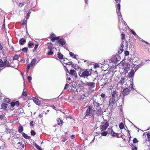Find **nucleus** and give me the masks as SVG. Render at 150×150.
I'll list each match as a JSON object with an SVG mask.
<instances>
[{
    "label": "nucleus",
    "instance_id": "obj_32",
    "mask_svg": "<svg viewBox=\"0 0 150 150\" xmlns=\"http://www.w3.org/2000/svg\"><path fill=\"white\" fill-rule=\"evenodd\" d=\"M24 88L23 89V92L22 93V95L23 96H27V94L26 92L25 91H24Z\"/></svg>",
    "mask_w": 150,
    "mask_h": 150
},
{
    "label": "nucleus",
    "instance_id": "obj_9",
    "mask_svg": "<svg viewBox=\"0 0 150 150\" xmlns=\"http://www.w3.org/2000/svg\"><path fill=\"white\" fill-rule=\"evenodd\" d=\"M119 28L120 30H123V29L126 26L125 22V21L122 22H119Z\"/></svg>",
    "mask_w": 150,
    "mask_h": 150
},
{
    "label": "nucleus",
    "instance_id": "obj_8",
    "mask_svg": "<svg viewBox=\"0 0 150 150\" xmlns=\"http://www.w3.org/2000/svg\"><path fill=\"white\" fill-rule=\"evenodd\" d=\"M108 126L109 123L107 122H106L103 125H100V128L101 129V131H102L105 130Z\"/></svg>",
    "mask_w": 150,
    "mask_h": 150
},
{
    "label": "nucleus",
    "instance_id": "obj_18",
    "mask_svg": "<svg viewBox=\"0 0 150 150\" xmlns=\"http://www.w3.org/2000/svg\"><path fill=\"white\" fill-rule=\"evenodd\" d=\"M136 71H135V70H131L130 72L129 73V76L130 77L132 76L134 74V72H135Z\"/></svg>",
    "mask_w": 150,
    "mask_h": 150
},
{
    "label": "nucleus",
    "instance_id": "obj_19",
    "mask_svg": "<svg viewBox=\"0 0 150 150\" xmlns=\"http://www.w3.org/2000/svg\"><path fill=\"white\" fill-rule=\"evenodd\" d=\"M26 42V40L23 38L21 39L19 41V43L21 45H23Z\"/></svg>",
    "mask_w": 150,
    "mask_h": 150
},
{
    "label": "nucleus",
    "instance_id": "obj_56",
    "mask_svg": "<svg viewBox=\"0 0 150 150\" xmlns=\"http://www.w3.org/2000/svg\"><path fill=\"white\" fill-rule=\"evenodd\" d=\"M122 46L123 45H121V46L120 48V50H123V47Z\"/></svg>",
    "mask_w": 150,
    "mask_h": 150
},
{
    "label": "nucleus",
    "instance_id": "obj_1",
    "mask_svg": "<svg viewBox=\"0 0 150 150\" xmlns=\"http://www.w3.org/2000/svg\"><path fill=\"white\" fill-rule=\"evenodd\" d=\"M109 90H111L112 96L111 98L118 99V93L117 91L118 90L117 86H111L109 88Z\"/></svg>",
    "mask_w": 150,
    "mask_h": 150
},
{
    "label": "nucleus",
    "instance_id": "obj_53",
    "mask_svg": "<svg viewBox=\"0 0 150 150\" xmlns=\"http://www.w3.org/2000/svg\"><path fill=\"white\" fill-rule=\"evenodd\" d=\"M4 117V116L2 115H0V120H2Z\"/></svg>",
    "mask_w": 150,
    "mask_h": 150
},
{
    "label": "nucleus",
    "instance_id": "obj_29",
    "mask_svg": "<svg viewBox=\"0 0 150 150\" xmlns=\"http://www.w3.org/2000/svg\"><path fill=\"white\" fill-rule=\"evenodd\" d=\"M95 106L98 107V108H99V107L100 106V104L98 103L95 102L94 104Z\"/></svg>",
    "mask_w": 150,
    "mask_h": 150
},
{
    "label": "nucleus",
    "instance_id": "obj_26",
    "mask_svg": "<svg viewBox=\"0 0 150 150\" xmlns=\"http://www.w3.org/2000/svg\"><path fill=\"white\" fill-rule=\"evenodd\" d=\"M119 126L120 129H123L124 128L123 124L122 123H121L120 124Z\"/></svg>",
    "mask_w": 150,
    "mask_h": 150
},
{
    "label": "nucleus",
    "instance_id": "obj_24",
    "mask_svg": "<svg viewBox=\"0 0 150 150\" xmlns=\"http://www.w3.org/2000/svg\"><path fill=\"white\" fill-rule=\"evenodd\" d=\"M58 57L60 59H62L63 58V55L60 53H58L57 54Z\"/></svg>",
    "mask_w": 150,
    "mask_h": 150
},
{
    "label": "nucleus",
    "instance_id": "obj_20",
    "mask_svg": "<svg viewBox=\"0 0 150 150\" xmlns=\"http://www.w3.org/2000/svg\"><path fill=\"white\" fill-rule=\"evenodd\" d=\"M23 127H22L21 125L20 126L18 127V132L20 133H21L22 132H23Z\"/></svg>",
    "mask_w": 150,
    "mask_h": 150
},
{
    "label": "nucleus",
    "instance_id": "obj_16",
    "mask_svg": "<svg viewBox=\"0 0 150 150\" xmlns=\"http://www.w3.org/2000/svg\"><path fill=\"white\" fill-rule=\"evenodd\" d=\"M59 44L63 46L65 45V42L64 40L63 39H61L59 40Z\"/></svg>",
    "mask_w": 150,
    "mask_h": 150
},
{
    "label": "nucleus",
    "instance_id": "obj_64",
    "mask_svg": "<svg viewBox=\"0 0 150 150\" xmlns=\"http://www.w3.org/2000/svg\"><path fill=\"white\" fill-rule=\"evenodd\" d=\"M39 116L41 118V117H42V115H41V114H40V115H39Z\"/></svg>",
    "mask_w": 150,
    "mask_h": 150
},
{
    "label": "nucleus",
    "instance_id": "obj_60",
    "mask_svg": "<svg viewBox=\"0 0 150 150\" xmlns=\"http://www.w3.org/2000/svg\"><path fill=\"white\" fill-rule=\"evenodd\" d=\"M21 145L22 146L23 148H24V145L23 144H21Z\"/></svg>",
    "mask_w": 150,
    "mask_h": 150
},
{
    "label": "nucleus",
    "instance_id": "obj_55",
    "mask_svg": "<svg viewBox=\"0 0 150 150\" xmlns=\"http://www.w3.org/2000/svg\"><path fill=\"white\" fill-rule=\"evenodd\" d=\"M69 54H70V56L71 57H73L74 56V54L73 53L71 52H70Z\"/></svg>",
    "mask_w": 150,
    "mask_h": 150
},
{
    "label": "nucleus",
    "instance_id": "obj_33",
    "mask_svg": "<svg viewBox=\"0 0 150 150\" xmlns=\"http://www.w3.org/2000/svg\"><path fill=\"white\" fill-rule=\"evenodd\" d=\"M35 147L37 148V149L38 150H41V149H40V147L37 144H35Z\"/></svg>",
    "mask_w": 150,
    "mask_h": 150
},
{
    "label": "nucleus",
    "instance_id": "obj_10",
    "mask_svg": "<svg viewBox=\"0 0 150 150\" xmlns=\"http://www.w3.org/2000/svg\"><path fill=\"white\" fill-rule=\"evenodd\" d=\"M53 49V47L51 46H49L47 48V54L49 55H51L53 54V52L52 51Z\"/></svg>",
    "mask_w": 150,
    "mask_h": 150
},
{
    "label": "nucleus",
    "instance_id": "obj_54",
    "mask_svg": "<svg viewBox=\"0 0 150 150\" xmlns=\"http://www.w3.org/2000/svg\"><path fill=\"white\" fill-rule=\"evenodd\" d=\"M33 121H32L30 122V125L31 126H33Z\"/></svg>",
    "mask_w": 150,
    "mask_h": 150
},
{
    "label": "nucleus",
    "instance_id": "obj_41",
    "mask_svg": "<svg viewBox=\"0 0 150 150\" xmlns=\"http://www.w3.org/2000/svg\"><path fill=\"white\" fill-rule=\"evenodd\" d=\"M5 20H4V21L3 23V24L2 25V28L4 29H5Z\"/></svg>",
    "mask_w": 150,
    "mask_h": 150
},
{
    "label": "nucleus",
    "instance_id": "obj_3",
    "mask_svg": "<svg viewBox=\"0 0 150 150\" xmlns=\"http://www.w3.org/2000/svg\"><path fill=\"white\" fill-rule=\"evenodd\" d=\"M79 74L80 77L85 78L90 75L91 74L89 71L85 70L84 71L79 72Z\"/></svg>",
    "mask_w": 150,
    "mask_h": 150
},
{
    "label": "nucleus",
    "instance_id": "obj_6",
    "mask_svg": "<svg viewBox=\"0 0 150 150\" xmlns=\"http://www.w3.org/2000/svg\"><path fill=\"white\" fill-rule=\"evenodd\" d=\"M95 112H96V115L97 116H101L103 114L102 109L101 110L100 108H97L96 110H95Z\"/></svg>",
    "mask_w": 150,
    "mask_h": 150
},
{
    "label": "nucleus",
    "instance_id": "obj_13",
    "mask_svg": "<svg viewBox=\"0 0 150 150\" xmlns=\"http://www.w3.org/2000/svg\"><path fill=\"white\" fill-rule=\"evenodd\" d=\"M51 37L52 38L51 40L52 42H54L55 40H58L59 39V37H55V35L54 34H52L51 35Z\"/></svg>",
    "mask_w": 150,
    "mask_h": 150
},
{
    "label": "nucleus",
    "instance_id": "obj_2",
    "mask_svg": "<svg viewBox=\"0 0 150 150\" xmlns=\"http://www.w3.org/2000/svg\"><path fill=\"white\" fill-rule=\"evenodd\" d=\"M95 110L92 109L91 107L89 106L86 110V115L84 118L87 119V116L91 117L93 116V114L95 112Z\"/></svg>",
    "mask_w": 150,
    "mask_h": 150
},
{
    "label": "nucleus",
    "instance_id": "obj_38",
    "mask_svg": "<svg viewBox=\"0 0 150 150\" xmlns=\"http://www.w3.org/2000/svg\"><path fill=\"white\" fill-rule=\"evenodd\" d=\"M60 122H58L57 124H58L59 125H62L63 124V121L62 120H61L60 119Z\"/></svg>",
    "mask_w": 150,
    "mask_h": 150
},
{
    "label": "nucleus",
    "instance_id": "obj_48",
    "mask_svg": "<svg viewBox=\"0 0 150 150\" xmlns=\"http://www.w3.org/2000/svg\"><path fill=\"white\" fill-rule=\"evenodd\" d=\"M100 96L102 98H103L105 96V94L104 93H102L101 94Z\"/></svg>",
    "mask_w": 150,
    "mask_h": 150
},
{
    "label": "nucleus",
    "instance_id": "obj_49",
    "mask_svg": "<svg viewBox=\"0 0 150 150\" xmlns=\"http://www.w3.org/2000/svg\"><path fill=\"white\" fill-rule=\"evenodd\" d=\"M137 147L135 146H133L132 147L133 150H137Z\"/></svg>",
    "mask_w": 150,
    "mask_h": 150
},
{
    "label": "nucleus",
    "instance_id": "obj_36",
    "mask_svg": "<svg viewBox=\"0 0 150 150\" xmlns=\"http://www.w3.org/2000/svg\"><path fill=\"white\" fill-rule=\"evenodd\" d=\"M124 45L126 47L128 46V43L127 42H125L124 43H123V44H122V45L124 46Z\"/></svg>",
    "mask_w": 150,
    "mask_h": 150
},
{
    "label": "nucleus",
    "instance_id": "obj_25",
    "mask_svg": "<svg viewBox=\"0 0 150 150\" xmlns=\"http://www.w3.org/2000/svg\"><path fill=\"white\" fill-rule=\"evenodd\" d=\"M23 136L26 139H28L29 138V137L25 133H23L22 134Z\"/></svg>",
    "mask_w": 150,
    "mask_h": 150
},
{
    "label": "nucleus",
    "instance_id": "obj_7",
    "mask_svg": "<svg viewBox=\"0 0 150 150\" xmlns=\"http://www.w3.org/2000/svg\"><path fill=\"white\" fill-rule=\"evenodd\" d=\"M83 83L86 85L88 86L90 88H93L95 86V83L93 82H85Z\"/></svg>",
    "mask_w": 150,
    "mask_h": 150
},
{
    "label": "nucleus",
    "instance_id": "obj_45",
    "mask_svg": "<svg viewBox=\"0 0 150 150\" xmlns=\"http://www.w3.org/2000/svg\"><path fill=\"white\" fill-rule=\"evenodd\" d=\"M125 55L126 56H127L129 54V52L128 51H126L125 52Z\"/></svg>",
    "mask_w": 150,
    "mask_h": 150
},
{
    "label": "nucleus",
    "instance_id": "obj_44",
    "mask_svg": "<svg viewBox=\"0 0 150 150\" xmlns=\"http://www.w3.org/2000/svg\"><path fill=\"white\" fill-rule=\"evenodd\" d=\"M38 45L37 44H36L35 45V47L34 48V51H35L36 50V49L38 48Z\"/></svg>",
    "mask_w": 150,
    "mask_h": 150
},
{
    "label": "nucleus",
    "instance_id": "obj_42",
    "mask_svg": "<svg viewBox=\"0 0 150 150\" xmlns=\"http://www.w3.org/2000/svg\"><path fill=\"white\" fill-rule=\"evenodd\" d=\"M133 142L134 143H137L138 142V140L136 138H134L133 140Z\"/></svg>",
    "mask_w": 150,
    "mask_h": 150
},
{
    "label": "nucleus",
    "instance_id": "obj_14",
    "mask_svg": "<svg viewBox=\"0 0 150 150\" xmlns=\"http://www.w3.org/2000/svg\"><path fill=\"white\" fill-rule=\"evenodd\" d=\"M70 73L71 74L74 76L76 78L77 77V75L76 74V72L74 70H70Z\"/></svg>",
    "mask_w": 150,
    "mask_h": 150
},
{
    "label": "nucleus",
    "instance_id": "obj_50",
    "mask_svg": "<svg viewBox=\"0 0 150 150\" xmlns=\"http://www.w3.org/2000/svg\"><path fill=\"white\" fill-rule=\"evenodd\" d=\"M33 45H34V44H33L32 43H28V45L29 47H30L32 46Z\"/></svg>",
    "mask_w": 150,
    "mask_h": 150
},
{
    "label": "nucleus",
    "instance_id": "obj_28",
    "mask_svg": "<svg viewBox=\"0 0 150 150\" xmlns=\"http://www.w3.org/2000/svg\"><path fill=\"white\" fill-rule=\"evenodd\" d=\"M19 57V55H16L13 57V59L14 60H16L18 59Z\"/></svg>",
    "mask_w": 150,
    "mask_h": 150
},
{
    "label": "nucleus",
    "instance_id": "obj_52",
    "mask_svg": "<svg viewBox=\"0 0 150 150\" xmlns=\"http://www.w3.org/2000/svg\"><path fill=\"white\" fill-rule=\"evenodd\" d=\"M131 32L134 35L136 36L137 35L136 33L133 31L131 30Z\"/></svg>",
    "mask_w": 150,
    "mask_h": 150
},
{
    "label": "nucleus",
    "instance_id": "obj_43",
    "mask_svg": "<svg viewBox=\"0 0 150 150\" xmlns=\"http://www.w3.org/2000/svg\"><path fill=\"white\" fill-rule=\"evenodd\" d=\"M11 105L12 106L14 107L15 105V102H11Z\"/></svg>",
    "mask_w": 150,
    "mask_h": 150
},
{
    "label": "nucleus",
    "instance_id": "obj_47",
    "mask_svg": "<svg viewBox=\"0 0 150 150\" xmlns=\"http://www.w3.org/2000/svg\"><path fill=\"white\" fill-rule=\"evenodd\" d=\"M15 105L17 107H18L19 105V102L18 101H16L15 102Z\"/></svg>",
    "mask_w": 150,
    "mask_h": 150
},
{
    "label": "nucleus",
    "instance_id": "obj_63",
    "mask_svg": "<svg viewBox=\"0 0 150 150\" xmlns=\"http://www.w3.org/2000/svg\"><path fill=\"white\" fill-rule=\"evenodd\" d=\"M74 135H71V138L72 139H73V137H74Z\"/></svg>",
    "mask_w": 150,
    "mask_h": 150
},
{
    "label": "nucleus",
    "instance_id": "obj_12",
    "mask_svg": "<svg viewBox=\"0 0 150 150\" xmlns=\"http://www.w3.org/2000/svg\"><path fill=\"white\" fill-rule=\"evenodd\" d=\"M129 92V88H126L124 89L123 91L122 94L124 96L128 95Z\"/></svg>",
    "mask_w": 150,
    "mask_h": 150
},
{
    "label": "nucleus",
    "instance_id": "obj_15",
    "mask_svg": "<svg viewBox=\"0 0 150 150\" xmlns=\"http://www.w3.org/2000/svg\"><path fill=\"white\" fill-rule=\"evenodd\" d=\"M33 100L36 104L39 105L40 104V102L39 101L38 99H37L35 98H33Z\"/></svg>",
    "mask_w": 150,
    "mask_h": 150
},
{
    "label": "nucleus",
    "instance_id": "obj_51",
    "mask_svg": "<svg viewBox=\"0 0 150 150\" xmlns=\"http://www.w3.org/2000/svg\"><path fill=\"white\" fill-rule=\"evenodd\" d=\"M23 4L20 3L18 5V6L21 7H22V6H23Z\"/></svg>",
    "mask_w": 150,
    "mask_h": 150
},
{
    "label": "nucleus",
    "instance_id": "obj_59",
    "mask_svg": "<svg viewBox=\"0 0 150 150\" xmlns=\"http://www.w3.org/2000/svg\"><path fill=\"white\" fill-rule=\"evenodd\" d=\"M30 13H31V12H29V13H28V14H27V16H28V17H29L30 14Z\"/></svg>",
    "mask_w": 150,
    "mask_h": 150
},
{
    "label": "nucleus",
    "instance_id": "obj_61",
    "mask_svg": "<svg viewBox=\"0 0 150 150\" xmlns=\"http://www.w3.org/2000/svg\"><path fill=\"white\" fill-rule=\"evenodd\" d=\"M60 119L59 118L57 119V122H59V121H60Z\"/></svg>",
    "mask_w": 150,
    "mask_h": 150
},
{
    "label": "nucleus",
    "instance_id": "obj_37",
    "mask_svg": "<svg viewBox=\"0 0 150 150\" xmlns=\"http://www.w3.org/2000/svg\"><path fill=\"white\" fill-rule=\"evenodd\" d=\"M121 39L123 40L125 39V35L124 34L122 33L121 35Z\"/></svg>",
    "mask_w": 150,
    "mask_h": 150
},
{
    "label": "nucleus",
    "instance_id": "obj_27",
    "mask_svg": "<svg viewBox=\"0 0 150 150\" xmlns=\"http://www.w3.org/2000/svg\"><path fill=\"white\" fill-rule=\"evenodd\" d=\"M1 107L2 108L5 109L7 108V105L4 104H1Z\"/></svg>",
    "mask_w": 150,
    "mask_h": 150
},
{
    "label": "nucleus",
    "instance_id": "obj_46",
    "mask_svg": "<svg viewBox=\"0 0 150 150\" xmlns=\"http://www.w3.org/2000/svg\"><path fill=\"white\" fill-rule=\"evenodd\" d=\"M28 79L29 81V82H30L32 80V78L31 76H28Z\"/></svg>",
    "mask_w": 150,
    "mask_h": 150
},
{
    "label": "nucleus",
    "instance_id": "obj_4",
    "mask_svg": "<svg viewBox=\"0 0 150 150\" xmlns=\"http://www.w3.org/2000/svg\"><path fill=\"white\" fill-rule=\"evenodd\" d=\"M117 100V99L111 98L109 102L110 106L112 108L115 107L117 105L116 102Z\"/></svg>",
    "mask_w": 150,
    "mask_h": 150
},
{
    "label": "nucleus",
    "instance_id": "obj_40",
    "mask_svg": "<svg viewBox=\"0 0 150 150\" xmlns=\"http://www.w3.org/2000/svg\"><path fill=\"white\" fill-rule=\"evenodd\" d=\"M31 134L32 135L34 136L35 134V133L34 130H31Z\"/></svg>",
    "mask_w": 150,
    "mask_h": 150
},
{
    "label": "nucleus",
    "instance_id": "obj_21",
    "mask_svg": "<svg viewBox=\"0 0 150 150\" xmlns=\"http://www.w3.org/2000/svg\"><path fill=\"white\" fill-rule=\"evenodd\" d=\"M36 59H33L31 61L30 65L32 66H33L36 62Z\"/></svg>",
    "mask_w": 150,
    "mask_h": 150
},
{
    "label": "nucleus",
    "instance_id": "obj_17",
    "mask_svg": "<svg viewBox=\"0 0 150 150\" xmlns=\"http://www.w3.org/2000/svg\"><path fill=\"white\" fill-rule=\"evenodd\" d=\"M4 142L0 140V149H2L4 146Z\"/></svg>",
    "mask_w": 150,
    "mask_h": 150
},
{
    "label": "nucleus",
    "instance_id": "obj_23",
    "mask_svg": "<svg viewBox=\"0 0 150 150\" xmlns=\"http://www.w3.org/2000/svg\"><path fill=\"white\" fill-rule=\"evenodd\" d=\"M125 82V78H122L120 80L119 83H120L121 85L123 84Z\"/></svg>",
    "mask_w": 150,
    "mask_h": 150
},
{
    "label": "nucleus",
    "instance_id": "obj_34",
    "mask_svg": "<svg viewBox=\"0 0 150 150\" xmlns=\"http://www.w3.org/2000/svg\"><path fill=\"white\" fill-rule=\"evenodd\" d=\"M28 50V49L27 48L25 47L23 48L22 49V51L23 52H26Z\"/></svg>",
    "mask_w": 150,
    "mask_h": 150
},
{
    "label": "nucleus",
    "instance_id": "obj_22",
    "mask_svg": "<svg viewBox=\"0 0 150 150\" xmlns=\"http://www.w3.org/2000/svg\"><path fill=\"white\" fill-rule=\"evenodd\" d=\"M108 133V132L105 131H103L101 133V135L105 136L107 135Z\"/></svg>",
    "mask_w": 150,
    "mask_h": 150
},
{
    "label": "nucleus",
    "instance_id": "obj_35",
    "mask_svg": "<svg viewBox=\"0 0 150 150\" xmlns=\"http://www.w3.org/2000/svg\"><path fill=\"white\" fill-rule=\"evenodd\" d=\"M141 64H139V65H137L135 68H134V70H135V71H136L140 67Z\"/></svg>",
    "mask_w": 150,
    "mask_h": 150
},
{
    "label": "nucleus",
    "instance_id": "obj_30",
    "mask_svg": "<svg viewBox=\"0 0 150 150\" xmlns=\"http://www.w3.org/2000/svg\"><path fill=\"white\" fill-rule=\"evenodd\" d=\"M31 65H30L29 64H28V65L27 67L26 68V71L27 73H28V72L29 69Z\"/></svg>",
    "mask_w": 150,
    "mask_h": 150
},
{
    "label": "nucleus",
    "instance_id": "obj_39",
    "mask_svg": "<svg viewBox=\"0 0 150 150\" xmlns=\"http://www.w3.org/2000/svg\"><path fill=\"white\" fill-rule=\"evenodd\" d=\"M147 138H148L149 140H150V133H149L146 134Z\"/></svg>",
    "mask_w": 150,
    "mask_h": 150
},
{
    "label": "nucleus",
    "instance_id": "obj_11",
    "mask_svg": "<svg viewBox=\"0 0 150 150\" xmlns=\"http://www.w3.org/2000/svg\"><path fill=\"white\" fill-rule=\"evenodd\" d=\"M117 8L118 9V10H117V13H118V15L119 16V21H120V18H121L122 20V15H120H120L119 14L120 13V3L118 4L117 5Z\"/></svg>",
    "mask_w": 150,
    "mask_h": 150
},
{
    "label": "nucleus",
    "instance_id": "obj_58",
    "mask_svg": "<svg viewBox=\"0 0 150 150\" xmlns=\"http://www.w3.org/2000/svg\"><path fill=\"white\" fill-rule=\"evenodd\" d=\"M3 48V47L1 45V43H0V50H1L2 49V48Z\"/></svg>",
    "mask_w": 150,
    "mask_h": 150
},
{
    "label": "nucleus",
    "instance_id": "obj_31",
    "mask_svg": "<svg viewBox=\"0 0 150 150\" xmlns=\"http://www.w3.org/2000/svg\"><path fill=\"white\" fill-rule=\"evenodd\" d=\"M111 134L112 136H117V134L113 131L112 132Z\"/></svg>",
    "mask_w": 150,
    "mask_h": 150
},
{
    "label": "nucleus",
    "instance_id": "obj_62",
    "mask_svg": "<svg viewBox=\"0 0 150 150\" xmlns=\"http://www.w3.org/2000/svg\"><path fill=\"white\" fill-rule=\"evenodd\" d=\"M116 1L117 3L119 2L120 0H115Z\"/></svg>",
    "mask_w": 150,
    "mask_h": 150
},
{
    "label": "nucleus",
    "instance_id": "obj_57",
    "mask_svg": "<svg viewBox=\"0 0 150 150\" xmlns=\"http://www.w3.org/2000/svg\"><path fill=\"white\" fill-rule=\"evenodd\" d=\"M73 57L75 59H76L77 56L76 55L74 54L73 56Z\"/></svg>",
    "mask_w": 150,
    "mask_h": 150
},
{
    "label": "nucleus",
    "instance_id": "obj_5",
    "mask_svg": "<svg viewBox=\"0 0 150 150\" xmlns=\"http://www.w3.org/2000/svg\"><path fill=\"white\" fill-rule=\"evenodd\" d=\"M9 63L6 59H5L4 60V62L2 60L0 59V66L1 67H9Z\"/></svg>",
    "mask_w": 150,
    "mask_h": 150
}]
</instances>
